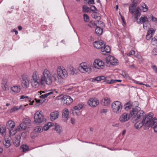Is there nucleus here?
<instances>
[{
    "label": "nucleus",
    "instance_id": "14",
    "mask_svg": "<svg viewBox=\"0 0 157 157\" xmlns=\"http://www.w3.org/2000/svg\"><path fill=\"white\" fill-rule=\"evenodd\" d=\"M29 79H22L21 85L22 87L25 89H27L30 86Z\"/></svg>",
    "mask_w": 157,
    "mask_h": 157
},
{
    "label": "nucleus",
    "instance_id": "44",
    "mask_svg": "<svg viewBox=\"0 0 157 157\" xmlns=\"http://www.w3.org/2000/svg\"><path fill=\"white\" fill-rule=\"evenodd\" d=\"M104 63L101 60L99 59V69L100 68L102 69L104 67Z\"/></svg>",
    "mask_w": 157,
    "mask_h": 157
},
{
    "label": "nucleus",
    "instance_id": "33",
    "mask_svg": "<svg viewBox=\"0 0 157 157\" xmlns=\"http://www.w3.org/2000/svg\"><path fill=\"white\" fill-rule=\"evenodd\" d=\"M95 33L98 35H100L102 34L103 32V29L98 27V25L95 29Z\"/></svg>",
    "mask_w": 157,
    "mask_h": 157
},
{
    "label": "nucleus",
    "instance_id": "8",
    "mask_svg": "<svg viewBox=\"0 0 157 157\" xmlns=\"http://www.w3.org/2000/svg\"><path fill=\"white\" fill-rule=\"evenodd\" d=\"M79 71L83 73H90L91 72V69L89 66H87L85 63H82L80 64L78 68Z\"/></svg>",
    "mask_w": 157,
    "mask_h": 157
},
{
    "label": "nucleus",
    "instance_id": "63",
    "mask_svg": "<svg viewBox=\"0 0 157 157\" xmlns=\"http://www.w3.org/2000/svg\"><path fill=\"white\" fill-rule=\"evenodd\" d=\"M108 111V110L106 109H103L101 110V113H105Z\"/></svg>",
    "mask_w": 157,
    "mask_h": 157
},
{
    "label": "nucleus",
    "instance_id": "11",
    "mask_svg": "<svg viewBox=\"0 0 157 157\" xmlns=\"http://www.w3.org/2000/svg\"><path fill=\"white\" fill-rule=\"evenodd\" d=\"M130 119L129 113H124L119 117V121L121 123H124L128 121Z\"/></svg>",
    "mask_w": 157,
    "mask_h": 157
},
{
    "label": "nucleus",
    "instance_id": "34",
    "mask_svg": "<svg viewBox=\"0 0 157 157\" xmlns=\"http://www.w3.org/2000/svg\"><path fill=\"white\" fill-rule=\"evenodd\" d=\"M13 143L14 145L17 147L20 145V140L17 137L14 138L13 140Z\"/></svg>",
    "mask_w": 157,
    "mask_h": 157
},
{
    "label": "nucleus",
    "instance_id": "21",
    "mask_svg": "<svg viewBox=\"0 0 157 157\" xmlns=\"http://www.w3.org/2000/svg\"><path fill=\"white\" fill-rule=\"evenodd\" d=\"M104 47H102L101 48V51L103 55H105L106 53H109L110 51V48L109 46H105Z\"/></svg>",
    "mask_w": 157,
    "mask_h": 157
},
{
    "label": "nucleus",
    "instance_id": "53",
    "mask_svg": "<svg viewBox=\"0 0 157 157\" xmlns=\"http://www.w3.org/2000/svg\"><path fill=\"white\" fill-rule=\"evenodd\" d=\"M152 54L153 55H157V47L154 48L152 51Z\"/></svg>",
    "mask_w": 157,
    "mask_h": 157
},
{
    "label": "nucleus",
    "instance_id": "40",
    "mask_svg": "<svg viewBox=\"0 0 157 157\" xmlns=\"http://www.w3.org/2000/svg\"><path fill=\"white\" fill-rule=\"evenodd\" d=\"M88 26L91 28L94 27L95 26H97V23H96V21H90L88 25Z\"/></svg>",
    "mask_w": 157,
    "mask_h": 157
},
{
    "label": "nucleus",
    "instance_id": "37",
    "mask_svg": "<svg viewBox=\"0 0 157 157\" xmlns=\"http://www.w3.org/2000/svg\"><path fill=\"white\" fill-rule=\"evenodd\" d=\"M151 43L153 45L157 46V36H155L152 38Z\"/></svg>",
    "mask_w": 157,
    "mask_h": 157
},
{
    "label": "nucleus",
    "instance_id": "64",
    "mask_svg": "<svg viewBox=\"0 0 157 157\" xmlns=\"http://www.w3.org/2000/svg\"><path fill=\"white\" fill-rule=\"evenodd\" d=\"M153 128L154 132H157V123L154 126Z\"/></svg>",
    "mask_w": 157,
    "mask_h": 157
},
{
    "label": "nucleus",
    "instance_id": "28",
    "mask_svg": "<svg viewBox=\"0 0 157 157\" xmlns=\"http://www.w3.org/2000/svg\"><path fill=\"white\" fill-rule=\"evenodd\" d=\"M54 130L56 131L59 134H60L63 131L62 128L57 124H55Z\"/></svg>",
    "mask_w": 157,
    "mask_h": 157
},
{
    "label": "nucleus",
    "instance_id": "47",
    "mask_svg": "<svg viewBox=\"0 0 157 157\" xmlns=\"http://www.w3.org/2000/svg\"><path fill=\"white\" fill-rule=\"evenodd\" d=\"M83 11L84 12H88L90 10L89 8L86 6H83Z\"/></svg>",
    "mask_w": 157,
    "mask_h": 157
},
{
    "label": "nucleus",
    "instance_id": "54",
    "mask_svg": "<svg viewBox=\"0 0 157 157\" xmlns=\"http://www.w3.org/2000/svg\"><path fill=\"white\" fill-rule=\"evenodd\" d=\"M133 81L134 82H135V83H136V84H140V85H145L147 87H150V86L149 85H148V84H144L143 83H140L139 82H138L137 81H136L135 80H133Z\"/></svg>",
    "mask_w": 157,
    "mask_h": 157
},
{
    "label": "nucleus",
    "instance_id": "22",
    "mask_svg": "<svg viewBox=\"0 0 157 157\" xmlns=\"http://www.w3.org/2000/svg\"><path fill=\"white\" fill-rule=\"evenodd\" d=\"M11 90L16 93H19L21 90V88L20 86H14L11 88Z\"/></svg>",
    "mask_w": 157,
    "mask_h": 157
},
{
    "label": "nucleus",
    "instance_id": "19",
    "mask_svg": "<svg viewBox=\"0 0 157 157\" xmlns=\"http://www.w3.org/2000/svg\"><path fill=\"white\" fill-rule=\"evenodd\" d=\"M43 76L41 78H52V77L49 71L47 70H44L43 72Z\"/></svg>",
    "mask_w": 157,
    "mask_h": 157
},
{
    "label": "nucleus",
    "instance_id": "45",
    "mask_svg": "<svg viewBox=\"0 0 157 157\" xmlns=\"http://www.w3.org/2000/svg\"><path fill=\"white\" fill-rule=\"evenodd\" d=\"M23 122L27 125V124H30L31 122V121L28 118H25L23 119Z\"/></svg>",
    "mask_w": 157,
    "mask_h": 157
},
{
    "label": "nucleus",
    "instance_id": "27",
    "mask_svg": "<svg viewBox=\"0 0 157 157\" xmlns=\"http://www.w3.org/2000/svg\"><path fill=\"white\" fill-rule=\"evenodd\" d=\"M143 119L142 121L141 122H137L135 124V127L136 129L140 128L144 124H145L144 118Z\"/></svg>",
    "mask_w": 157,
    "mask_h": 157
},
{
    "label": "nucleus",
    "instance_id": "15",
    "mask_svg": "<svg viewBox=\"0 0 157 157\" xmlns=\"http://www.w3.org/2000/svg\"><path fill=\"white\" fill-rule=\"evenodd\" d=\"M8 82L7 79H3L1 84V87L3 91H8L9 89V87L8 86Z\"/></svg>",
    "mask_w": 157,
    "mask_h": 157
},
{
    "label": "nucleus",
    "instance_id": "41",
    "mask_svg": "<svg viewBox=\"0 0 157 157\" xmlns=\"http://www.w3.org/2000/svg\"><path fill=\"white\" fill-rule=\"evenodd\" d=\"M6 128L5 126H0V133L3 135L6 133Z\"/></svg>",
    "mask_w": 157,
    "mask_h": 157
},
{
    "label": "nucleus",
    "instance_id": "16",
    "mask_svg": "<svg viewBox=\"0 0 157 157\" xmlns=\"http://www.w3.org/2000/svg\"><path fill=\"white\" fill-rule=\"evenodd\" d=\"M69 114V112L67 108H65L63 109L62 113V117L65 121H66L68 119Z\"/></svg>",
    "mask_w": 157,
    "mask_h": 157
},
{
    "label": "nucleus",
    "instance_id": "20",
    "mask_svg": "<svg viewBox=\"0 0 157 157\" xmlns=\"http://www.w3.org/2000/svg\"><path fill=\"white\" fill-rule=\"evenodd\" d=\"M140 10L141 9L140 7H138L134 11V13L133 14L136 21L138 19V17H140L141 15V13L140 12Z\"/></svg>",
    "mask_w": 157,
    "mask_h": 157
},
{
    "label": "nucleus",
    "instance_id": "31",
    "mask_svg": "<svg viewBox=\"0 0 157 157\" xmlns=\"http://www.w3.org/2000/svg\"><path fill=\"white\" fill-rule=\"evenodd\" d=\"M4 145L6 147H9L11 145V142L10 140L8 138H5L3 142Z\"/></svg>",
    "mask_w": 157,
    "mask_h": 157
},
{
    "label": "nucleus",
    "instance_id": "3",
    "mask_svg": "<svg viewBox=\"0 0 157 157\" xmlns=\"http://www.w3.org/2000/svg\"><path fill=\"white\" fill-rule=\"evenodd\" d=\"M57 74L53 73L52 76L54 78H66L68 76V74L67 70L65 69H62L61 67H59L56 69Z\"/></svg>",
    "mask_w": 157,
    "mask_h": 157
},
{
    "label": "nucleus",
    "instance_id": "12",
    "mask_svg": "<svg viewBox=\"0 0 157 157\" xmlns=\"http://www.w3.org/2000/svg\"><path fill=\"white\" fill-rule=\"evenodd\" d=\"M88 103L90 106L94 107L98 105L99 102L97 98H91L89 100Z\"/></svg>",
    "mask_w": 157,
    "mask_h": 157
},
{
    "label": "nucleus",
    "instance_id": "62",
    "mask_svg": "<svg viewBox=\"0 0 157 157\" xmlns=\"http://www.w3.org/2000/svg\"><path fill=\"white\" fill-rule=\"evenodd\" d=\"M45 82V79H40V83L42 85H44Z\"/></svg>",
    "mask_w": 157,
    "mask_h": 157
},
{
    "label": "nucleus",
    "instance_id": "26",
    "mask_svg": "<svg viewBox=\"0 0 157 157\" xmlns=\"http://www.w3.org/2000/svg\"><path fill=\"white\" fill-rule=\"evenodd\" d=\"M110 99L107 98L105 97L104 98L101 100V103L104 105H108L111 103Z\"/></svg>",
    "mask_w": 157,
    "mask_h": 157
},
{
    "label": "nucleus",
    "instance_id": "39",
    "mask_svg": "<svg viewBox=\"0 0 157 157\" xmlns=\"http://www.w3.org/2000/svg\"><path fill=\"white\" fill-rule=\"evenodd\" d=\"M53 93L54 91H52L46 94L41 95L40 96V97L41 98H47L49 95L52 94Z\"/></svg>",
    "mask_w": 157,
    "mask_h": 157
},
{
    "label": "nucleus",
    "instance_id": "38",
    "mask_svg": "<svg viewBox=\"0 0 157 157\" xmlns=\"http://www.w3.org/2000/svg\"><path fill=\"white\" fill-rule=\"evenodd\" d=\"M92 16L93 18L95 19H98L99 20L101 18V17L99 16V14L95 12H93L92 14Z\"/></svg>",
    "mask_w": 157,
    "mask_h": 157
},
{
    "label": "nucleus",
    "instance_id": "2",
    "mask_svg": "<svg viewBox=\"0 0 157 157\" xmlns=\"http://www.w3.org/2000/svg\"><path fill=\"white\" fill-rule=\"evenodd\" d=\"M153 114L149 113L144 118L145 125L148 127H152L153 125L157 124V119L155 118H153Z\"/></svg>",
    "mask_w": 157,
    "mask_h": 157
},
{
    "label": "nucleus",
    "instance_id": "60",
    "mask_svg": "<svg viewBox=\"0 0 157 157\" xmlns=\"http://www.w3.org/2000/svg\"><path fill=\"white\" fill-rule=\"evenodd\" d=\"M90 9L93 11V12L97 10L96 8L94 6H92L90 7Z\"/></svg>",
    "mask_w": 157,
    "mask_h": 157
},
{
    "label": "nucleus",
    "instance_id": "48",
    "mask_svg": "<svg viewBox=\"0 0 157 157\" xmlns=\"http://www.w3.org/2000/svg\"><path fill=\"white\" fill-rule=\"evenodd\" d=\"M19 109V108L17 106H14L10 110V112L11 113H13Z\"/></svg>",
    "mask_w": 157,
    "mask_h": 157
},
{
    "label": "nucleus",
    "instance_id": "42",
    "mask_svg": "<svg viewBox=\"0 0 157 157\" xmlns=\"http://www.w3.org/2000/svg\"><path fill=\"white\" fill-rule=\"evenodd\" d=\"M141 7L143 8L144 12H146L148 10V7L145 3H143L141 5Z\"/></svg>",
    "mask_w": 157,
    "mask_h": 157
},
{
    "label": "nucleus",
    "instance_id": "10",
    "mask_svg": "<svg viewBox=\"0 0 157 157\" xmlns=\"http://www.w3.org/2000/svg\"><path fill=\"white\" fill-rule=\"evenodd\" d=\"M117 59L112 56H109L106 59V63L109 66L116 65L117 63Z\"/></svg>",
    "mask_w": 157,
    "mask_h": 157
},
{
    "label": "nucleus",
    "instance_id": "49",
    "mask_svg": "<svg viewBox=\"0 0 157 157\" xmlns=\"http://www.w3.org/2000/svg\"><path fill=\"white\" fill-rule=\"evenodd\" d=\"M83 17L85 21L88 22L89 21V17L87 14H84Z\"/></svg>",
    "mask_w": 157,
    "mask_h": 157
},
{
    "label": "nucleus",
    "instance_id": "13",
    "mask_svg": "<svg viewBox=\"0 0 157 157\" xmlns=\"http://www.w3.org/2000/svg\"><path fill=\"white\" fill-rule=\"evenodd\" d=\"M61 101L64 104L69 105L72 102L73 99L70 96L67 95H64L61 99Z\"/></svg>",
    "mask_w": 157,
    "mask_h": 157
},
{
    "label": "nucleus",
    "instance_id": "59",
    "mask_svg": "<svg viewBox=\"0 0 157 157\" xmlns=\"http://www.w3.org/2000/svg\"><path fill=\"white\" fill-rule=\"evenodd\" d=\"M151 19L152 21L153 22H156L157 21V18L154 17L152 15L151 16Z\"/></svg>",
    "mask_w": 157,
    "mask_h": 157
},
{
    "label": "nucleus",
    "instance_id": "32",
    "mask_svg": "<svg viewBox=\"0 0 157 157\" xmlns=\"http://www.w3.org/2000/svg\"><path fill=\"white\" fill-rule=\"evenodd\" d=\"M84 105L82 103H79L74 107L75 110H79L82 109Z\"/></svg>",
    "mask_w": 157,
    "mask_h": 157
},
{
    "label": "nucleus",
    "instance_id": "50",
    "mask_svg": "<svg viewBox=\"0 0 157 157\" xmlns=\"http://www.w3.org/2000/svg\"><path fill=\"white\" fill-rule=\"evenodd\" d=\"M55 80L56 83L58 84H62L63 82V79H55Z\"/></svg>",
    "mask_w": 157,
    "mask_h": 157
},
{
    "label": "nucleus",
    "instance_id": "7",
    "mask_svg": "<svg viewBox=\"0 0 157 157\" xmlns=\"http://www.w3.org/2000/svg\"><path fill=\"white\" fill-rule=\"evenodd\" d=\"M101 81L106 84H113L117 82H121L122 81L121 80H113V79H92V82L98 83Z\"/></svg>",
    "mask_w": 157,
    "mask_h": 157
},
{
    "label": "nucleus",
    "instance_id": "43",
    "mask_svg": "<svg viewBox=\"0 0 157 157\" xmlns=\"http://www.w3.org/2000/svg\"><path fill=\"white\" fill-rule=\"evenodd\" d=\"M21 148L22 149L23 151L25 152L28 150L29 147L26 145H24L21 146Z\"/></svg>",
    "mask_w": 157,
    "mask_h": 157
},
{
    "label": "nucleus",
    "instance_id": "55",
    "mask_svg": "<svg viewBox=\"0 0 157 157\" xmlns=\"http://www.w3.org/2000/svg\"><path fill=\"white\" fill-rule=\"evenodd\" d=\"M39 78V76H37L36 72L33 73L32 75V78Z\"/></svg>",
    "mask_w": 157,
    "mask_h": 157
},
{
    "label": "nucleus",
    "instance_id": "61",
    "mask_svg": "<svg viewBox=\"0 0 157 157\" xmlns=\"http://www.w3.org/2000/svg\"><path fill=\"white\" fill-rule=\"evenodd\" d=\"M96 23H97V25H103V22L100 21H98V19L96 21Z\"/></svg>",
    "mask_w": 157,
    "mask_h": 157
},
{
    "label": "nucleus",
    "instance_id": "56",
    "mask_svg": "<svg viewBox=\"0 0 157 157\" xmlns=\"http://www.w3.org/2000/svg\"><path fill=\"white\" fill-rule=\"evenodd\" d=\"M153 71L156 73H157V66L155 65H153L152 66Z\"/></svg>",
    "mask_w": 157,
    "mask_h": 157
},
{
    "label": "nucleus",
    "instance_id": "17",
    "mask_svg": "<svg viewBox=\"0 0 157 157\" xmlns=\"http://www.w3.org/2000/svg\"><path fill=\"white\" fill-rule=\"evenodd\" d=\"M31 83L33 87L37 88L40 84V79H31Z\"/></svg>",
    "mask_w": 157,
    "mask_h": 157
},
{
    "label": "nucleus",
    "instance_id": "23",
    "mask_svg": "<svg viewBox=\"0 0 157 157\" xmlns=\"http://www.w3.org/2000/svg\"><path fill=\"white\" fill-rule=\"evenodd\" d=\"M27 126L26 124L23 122L21 123L16 128L17 132L18 131H22L25 129Z\"/></svg>",
    "mask_w": 157,
    "mask_h": 157
},
{
    "label": "nucleus",
    "instance_id": "18",
    "mask_svg": "<svg viewBox=\"0 0 157 157\" xmlns=\"http://www.w3.org/2000/svg\"><path fill=\"white\" fill-rule=\"evenodd\" d=\"M59 113L57 111H55L52 112L50 114V119L52 121H55L58 118Z\"/></svg>",
    "mask_w": 157,
    "mask_h": 157
},
{
    "label": "nucleus",
    "instance_id": "9",
    "mask_svg": "<svg viewBox=\"0 0 157 157\" xmlns=\"http://www.w3.org/2000/svg\"><path fill=\"white\" fill-rule=\"evenodd\" d=\"M136 21L139 24H143V27L144 29H147L149 21L147 17L145 16H142L139 19L137 20L134 21Z\"/></svg>",
    "mask_w": 157,
    "mask_h": 157
},
{
    "label": "nucleus",
    "instance_id": "35",
    "mask_svg": "<svg viewBox=\"0 0 157 157\" xmlns=\"http://www.w3.org/2000/svg\"><path fill=\"white\" fill-rule=\"evenodd\" d=\"M53 123L52 122H49L47 124H45L43 128L44 130L47 131L49 128L53 125Z\"/></svg>",
    "mask_w": 157,
    "mask_h": 157
},
{
    "label": "nucleus",
    "instance_id": "58",
    "mask_svg": "<svg viewBox=\"0 0 157 157\" xmlns=\"http://www.w3.org/2000/svg\"><path fill=\"white\" fill-rule=\"evenodd\" d=\"M135 52L134 50H131L127 54L128 56H130L132 55H133L135 54Z\"/></svg>",
    "mask_w": 157,
    "mask_h": 157
},
{
    "label": "nucleus",
    "instance_id": "51",
    "mask_svg": "<svg viewBox=\"0 0 157 157\" xmlns=\"http://www.w3.org/2000/svg\"><path fill=\"white\" fill-rule=\"evenodd\" d=\"M70 70L71 71L70 74L71 75H75L76 74V73L75 72L76 70L75 69L72 68L70 69Z\"/></svg>",
    "mask_w": 157,
    "mask_h": 157
},
{
    "label": "nucleus",
    "instance_id": "29",
    "mask_svg": "<svg viewBox=\"0 0 157 157\" xmlns=\"http://www.w3.org/2000/svg\"><path fill=\"white\" fill-rule=\"evenodd\" d=\"M102 78H117V75H116V76H115L113 75H108V76L101 75L100 76L97 77H96L94 78H96V79Z\"/></svg>",
    "mask_w": 157,
    "mask_h": 157
},
{
    "label": "nucleus",
    "instance_id": "5",
    "mask_svg": "<svg viewBox=\"0 0 157 157\" xmlns=\"http://www.w3.org/2000/svg\"><path fill=\"white\" fill-rule=\"evenodd\" d=\"M41 111H37L34 115V123L40 124L46 121V119L41 113Z\"/></svg>",
    "mask_w": 157,
    "mask_h": 157
},
{
    "label": "nucleus",
    "instance_id": "6",
    "mask_svg": "<svg viewBox=\"0 0 157 157\" xmlns=\"http://www.w3.org/2000/svg\"><path fill=\"white\" fill-rule=\"evenodd\" d=\"M15 126V122L12 120H10L7 122L6 126L10 130V134L11 136H13L17 133L16 128L14 130H13Z\"/></svg>",
    "mask_w": 157,
    "mask_h": 157
},
{
    "label": "nucleus",
    "instance_id": "46",
    "mask_svg": "<svg viewBox=\"0 0 157 157\" xmlns=\"http://www.w3.org/2000/svg\"><path fill=\"white\" fill-rule=\"evenodd\" d=\"M94 66L95 67L99 69V59L94 60Z\"/></svg>",
    "mask_w": 157,
    "mask_h": 157
},
{
    "label": "nucleus",
    "instance_id": "57",
    "mask_svg": "<svg viewBox=\"0 0 157 157\" xmlns=\"http://www.w3.org/2000/svg\"><path fill=\"white\" fill-rule=\"evenodd\" d=\"M75 110H73V114L74 115H78L80 113L79 112L76 111Z\"/></svg>",
    "mask_w": 157,
    "mask_h": 157
},
{
    "label": "nucleus",
    "instance_id": "25",
    "mask_svg": "<svg viewBox=\"0 0 157 157\" xmlns=\"http://www.w3.org/2000/svg\"><path fill=\"white\" fill-rule=\"evenodd\" d=\"M155 32V30L153 29H150L148 31L146 36V38L147 40H150L152 37Z\"/></svg>",
    "mask_w": 157,
    "mask_h": 157
},
{
    "label": "nucleus",
    "instance_id": "52",
    "mask_svg": "<svg viewBox=\"0 0 157 157\" xmlns=\"http://www.w3.org/2000/svg\"><path fill=\"white\" fill-rule=\"evenodd\" d=\"M52 82V79H45V83L47 85H51Z\"/></svg>",
    "mask_w": 157,
    "mask_h": 157
},
{
    "label": "nucleus",
    "instance_id": "4",
    "mask_svg": "<svg viewBox=\"0 0 157 157\" xmlns=\"http://www.w3.org/2000/svg\"><path fill=\"white\" fill-rule=\"evenodd\" d=\"M122 107V104L119 101H115L112 104V110L114 113L117 114H118L121 112Z\"/></svg>",
    "mask_w": 157,
    "mask_h": 157
},
{
    "label": "nucleus",
    "instance_id": "1",
    "mask_svg": "<svg viewBox=\"0 0 157 157\" xmlns=\"http://www.w3.org/2000/svg\"><path fill=\"white\" fill-rule=\"evenodd\" d=\"M139 109V108L136 107L133 108L130 112L131 117L135 120L138 119H141L144 118V112L143 111L140 110Z\"/></svg>",
    "mask_w": 157,
    "mask_h": 157
},
{
    "label": "nucleus",
    "instance_id": "36",
    "mask_svg": "<svg viewBox=\"0 0 157 157\" xmlns=\"http://www.w3.org/2000/svg\"><path fill=\"white\" fill-rule=\"evenodd\" d=\"M34 131L35 132L40 133L43 131V129L40 126H37L34 128Z\"/></svg>",
    "mask_w": 157,
    "mask_h": 157
},
{
    "label": "nucleus",
    "instance_id": "24",
    "mask_svg": "<svg viewBox=\"0 0 157 157\" xmlns=\"http://www.w3.org/2000/svg\"><path fill=\"white\" fill-rule=\"evenodd\" d=\"M104 42L102 41H95L93 43L94 47L97 49L101 48L102 47L101 45H103Z\"/></svg>",
    "mask_w": 157,
    "mask_h": 157
},
{
    "label": "nucleus",
    "instance_id": "30",
    "mask_svg": "<svg viewBox=\"0 0 157 157\" xmlns=\"http://www.w3.org/2000/svg\"><path fill=\"white\" fill-rule=\"evenodd\" d=\"M20 99L22 100L21 101H29L30 102L31 98H29L26 95H20L19 97Z\"/></svg>",
    "mask_w": 157,
    "mask_h": 157
}]
</instances>
